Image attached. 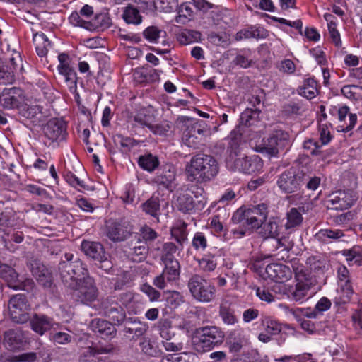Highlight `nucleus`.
Returning a JSON list of instances; mask_svg holds the SVG:
<instances>
[{"label": "nucleus", "mask_w": 362, "mask_h": 362, "mask_svg": "<svg viewBox=\"0 0 362 362\" xmlns=\"http://www.w3.org/2000/svg\"><path fill=\"white\" fill-rule=\"evenodd\" d=\"M261 325L267 332L272 335L279 334L281 331V325L269 317H264L261 320Z\"/></svg>", "instance_id": "864d4df0"}, {"label": "nucleus", "mask_w": 362, "mask_h": 362, "mask_svg": "<svg viewBox=\"0 0 362 362\" xmlns=\"http://www.w3.org/2000/svg\"><path fill=\"white\" fill-rule=\"evenodd\" d=\"M71 288L74 290L73 297L82 304L90 305L98 297V291L95 281L88 274L79 279L76 287Z\"/></svg>", "instance_id": "9d476101"}, {"label": "nucleus", "mask_w": 362, "mask_h": 362, "mask_svg": "<svg viewBox=\"0 0 362 362\" xmlns=\"http://www.w3.org/2000/svg\"><path fill=\"white\" fill-rule=\"evenodd\" d=\"M32 329L40 335H43L52 326V319L46 315L35 314L30 320Z\"/></svg>", "instance_id": "2f4dec72"}, {"label": "nucleus", "mask_w": 362, "mask_h": 362, "mask_svg": "<svg viewBox=\"0 0 362 362\" xmlns=\"http://www.w3.org/2000/svg\"><path fill=\"white\" fill-rule=\"evenodd\" d=\"M122 18L128 24L139 25L142 21L139 10L132 4H129L124 8Z\"/></svg>", "instance_id": "58836bf2"}, {"label": "nucleus", "mask_w": 362, "mask_h": 362, "mask_svg": "<svg viewBox=\"0 0 362 362\" xmlns=\"http://www.w3.org/2000/svg\"><path fill=\"white\" fill-rule=\"evenodd\" d=\"M162 30L158 27L151 25L146 28L144 32L143 35L146 40L150 42H156L160 37Z\"/></svg>", "instance_id": "338daca9"}, {"label": "nucleus", "mask_w": 362, "mask_h": 362, "mask_svg": "<svg viewBox=\"0 0 362 362\" xmlns=\"http://www.w3.org/2000/svg\"><path fill=\"white\" fill-rule=\"evenodd\" d=\"M124 252L129 259L134 262H141L147 257L148 247L140 237H134L125 246Z\"/></svg>", "instance_id": "412c9836"}, {"label": "nucleus", "mask_w": 362, "mask_h": 362, "mask_svg": "<svg viewBox=\"0 0 362 362\" xmlns=\"http://www.w3.org/2000/svg\"><path fill=\"white\" fill-rule=\"evenodd\" d=\"M69 58V55L65 53L59 54L58 56L59 65L57 69L59 74L64 78V81L70 92H75L78 78L74 69L67 63Z\"/></svg>", "instance_id": "4be33fe9"}, {"label": "nucleus", "mask_w": 362, "mask_h": 362, "mask_svg": "<svg viewBox=\"0 0 362 362\" xmlns=\"http://www.w3.org/2000/svg\"><path fill=\"white\" fill-rule=\"evenodd\" d=\"M192 14L193 11L189 3H182L178 8V15L175 18V21L184 24L188 21Z\"/></svg>", "instance_id": "6e6d98bb"}, {"label": "nucleus", "mask_w": 362, "mask_h": 362, "mask_svg": "<svg viewBox=\"0 0 362 362\" xmlns=\"http://www.w3.org/2000/svg\"><path fill=\"white\" fill-rule=\"evenodd\" d=\"M164 269L162 273L153 279V284L160 289L166 287L167 283L176 282L180 276V264L178 260L163 262Z\"/></svg>", "instance_id": "4468645a"}, {"label": "nucleus", "mask_w": 362, "mask_h": 362, "mask_svg": "<svg viewBox=\"0 0 362 362\" xmlns=\"http://www.w3.org/2000/svg\"><path fill=\"white\" fill-rule=\"evenodd\" d=\"M0 277L3 279L9 288L14 290L25 289L26 286L30 287L33 285V280L30 279H25L21 282L18 280V274L16 270L8 264H4L0 270Z\"/></svg>", "instance_id": "5701e85b"}, {"label": "nucleus", "mask_w": 362, "mask_h": 362, "mask_svg": "<svg viewBox=\"0 0 362 362\" xmlns=\"http://www.w3.org/2000/svg\"><path fill=\"white\" fill-rule=\"evenodd\" d=\"M354 294V290L351 283L340 284V288L334 298V303L337 306H341L349 303Z\"/></svg>", "instance_id": "473e14b6"}, {"label": "nucleus", "mask_w": 362, "mask_h": 362, "mask_svg": "<svg viewBox=\"0 0 362 362\" xmlns=\"http://www.w3.org/2000/svg\"><path fill=\"white\" fill-rule=\"evenodd\" d=\"M228 139L229 140L228 148H230L231 152H233L234 154L237 156L238 147L243 140V134L240 130V127H236L233 131H231Z\"/></svg>", "instance_id": "3c124183"}, {"label": "nucleus", "mask_w": 362, "mask_h": 362, "mask_svg": "<svg viewBox=\"0 0 362 362\" xmlns=\"http://www.w3.org/2000/svg\"><path fill=\"white\" fill-rule=\"evenodd\" d=\"M19 115L30 120L32 122H40L42 119V107L40 105H24L19 110Z\"/></svg>", "instance_id": "f704fd0d"}, {"label": "nucleus", "mask_w": 362, "mask_h": 362, "mask_svg": "<svg viewBox=\"0 0 362 362\" xmlns=\"http://www.w3.org/2000/svg\"><path fill=\"white\" fill-rule=\"evenodd\" d=\"M218 315L223 322L227 325H234L238 322L235 310L228 303H221L219 306Z\"/></svg>", "instance_id": "a19ab883"}, {"label": "nucleus", "mask_w": 362, "mask_h": 362, "mask_svg": "<svg viewBox=\"0 0 362 362\" xmlns=\"http://www.w3.org/2000/svg\"><path fill=\"white\" fill-rule=\"evenodd\" d=\"M186 226L187 225L183 223L182 227L176 228L172 230V235L180 245V250L182 249L184 243L187 240V232L186 230Z\"/></svg>", "instance_id": "0e129e2a"}, {"label": "nucleus", "mask_w": 362, "mask_h": 362, "mask_svg": "<svg viewBox=\"0 0 362 362\" xmlns=\"http://www.w3.org/2000/svg\"><path fill=\"white\" fill-rule=\"evenodd\" d=\"M3 343L6 349L16 351L24 349L28 344V338L21 329H10L4 332Z\"/></svg>", "instance_id": "aec40b11"}, {"label": "nucleus", "mask_w": 362, "mask_h": 362, "mask_svg": "<svg viewBox=\"0 0 362 362\" xmlns=\"http://www.w3.org/2000/svg\"><path fill=\"white\" fill-rule=\"evenodd\" d=\"M111 19L107 13H101L95 15L94 18L86 23L88 30H94L97 29L105 30L111 25Z\"/></svg>", "instance_id": "ea45409f"}, {"label": "nucleus", "mask_w": 362, "mask_h": 362, "mask_svg": "<svg viewBox=\"0 0 362 362\" xmlns=\"http://www.w3.org/2000/svg\"><path fill=\"white\" fill-rule=\"evenodd\" d=\"M235 166L239 171L251 174L259 171L263 167V163L258 156H245L235 159Z\"/></svg>", "instance_id": "a878e982"}, {"label": "nucleus", "mask_w": 362, "mask_h": 362, "mask_svg": "<svg viewBox=\"0 0 362 362\" xmlns=\"http://www.w3.org/2000/svg\"><path fill=\"white\" fill-rule=\"evenodd\" d=\"M122 326L124 335L134 341L144 337L149 328L146 322L141 321L136 317H128Z\"/></svg>", "instance_id": "a211bd4d"}, {"label": "nucleus", "mask_w": 362, "mask_h": 362, "mask_svg": "<svg viewBox=\"0 0 362 362\" xmlns=\"http://www.w3.org/2000/svg\"><path fill=\"white\" fill-rule=\"evenodd\" d=\"M200 269L204 272H214L217 267V256L208 253L197 260Z\"/></svg>", "instance_id": "49530a36"}, {"label": "nucleus", "mask_w": 362, "mask_h": 362, "mask_svg": "<svg viewBox=\"0 0 362 362\" xmlns=\"http://www.w3.org/2000/svg\"><path fill=\"white\" fill-rule=\"evenodd\" d=\"M306 264L315 272H323L326 267L325 259L321 255L309 257L307 259Z\"/></svg>", "instance_id": "5fc2aeb1"}, {"label": "nucleus", "mask_w": 362, "mask_h": 362, "mask_svg": "<svg viewBox=\"0 0 362 362\" xmlns=\"http://www.w3.org/2000/svg\"><path fill=\"white\" fill-rule=\"evenodd\" d=\"M269 210L267 204L261 203L252 207L237 209L232 216V222L235 224H242L249 229L259 228L265 222Z\"/></svg>", "instance_id": "20e7f679"}, {"label": "nucleus", "mask_w": 362, "mask_h": 362, "mask_svg": "<svg viewBox=\"0 0 362 362\" xmlns=\"http://www.w3.org/2000/svg\"><path fill=\"white\" fill-rule=\"evenodd\" d=\"M33 40L37 54L40 57H45L48 52L47 47L50 45V42L46 35L43 33H36L33 35Z\"/></svg>", "instance_id": "37998d69"}, {"label": "nucleus", "mask_w": 362, "mask_h": 362, "mask_svg": "<svg viewBox=\"0 0 362 362\" xmlns=\"http://www.w3.org/2000/svg\"><path fill=\"white\" fill-rule=\"evenodd\" d=\"M100 308L104 315L114 322L113 325H122L128 319L124 308L112 297L103 298L100 302Z\"/></svg>", "instance_id": "ddd939ff"}, {"label": "nucleus", "mask_w": 362, "mask_h": 362, "mask_svg": "<svg viewBox=\"0 0 362 362\" xmlns=\"http://www.w3.org/2000/svg\"><path fill=\"white\" fill-rule=\"evenodd\" d=\"M81 247L86 256L96 261L101 259L106 253L103 245L99 242L83 240Z\"/></svg>", "instance_id": "cd10ccee"}, {"label": "nucleus", "mask_w": 362, "mask_h": 362, "mask_svg": "<svg viewBox=\"0 0 362 362\" xmlns=\"http://www.w3.org/2000/svg\"><path fill=\"white\" fill-rule=\"evenodd\" d=\"M344 236L345 234L342 230L332 228L321 229L315 235V239L322 243H330Z\"/></svg>", "instance_id": "c756f323"}, {"label": "nucleus", "mask_w": 362, "mask_h": 362, "mask_svg": "<svg viewBox=\"0 0 362 362\" xmlns=\"http://www.w3.org/2000/svg\"><path fill=\"white\" fill-rule=\"evenodd\" d=\"M73 254L66 253L58 266L59 273L63 284L68 288H74L77 281L88 274L86 264L78 258L73 260Z\"/></svg>", "instance_id": "f03ea898"}, {"label": "nucleus", "mask_w": 362, "mask_h": 362, "mask_svg": "<svg viewBox=\"0 0 362 362\" xmlns=\"http://www.w3.org/2000/svg\"><path fill=\"white\" fill-rule=\"evenodd\" d=\"M267 276L276 283H283L291 279L293 272L290 267L283 264L273 263L266 267Z\"/></svg>", "instance_id": "b1692460"}, {"label": "nucleus", "mask_w": 362, "mask_h": 362, "mask_svg": "<svg viewBox=\"0 0 362 362\" xmlns=\"http://www.w3.org/2000/svg\"><path fill=\"white\" fill-rule=\"evenodd\" d=\"M303 170L291 167L284 171L279 177L277 185L287 194L298 192L303 186Z\"/></svg>", "instance_id": "1a4fd4ad"}, {"label": "nucleus", "mask_w": 362, "mask_h": 362, "mask_svg": "<svg viewBox=\"0 0 362 362\" xmlns=\"http://www.w3.org/2000/svg\"><path fill=\"white\" fill-rule=\"evenodd\" d=\"M219 171L218 161L210 155L198 153L187 164L185 173L190 182H207L214 178Z\"/></svg>", "instance_id": "f257e3e1"}, {"label": "nucleus", "mask_w": 362, "mask_h": 362, "mask_svg": "<svg viewBox=\"0 0 362 362\" xmlns=\"http://www.w3.org/2000/svg\"><path fill=\"white\" fill-rule=\"evenodd\" d=\"M267 36L268 31L266 29L261 26L254 25L238 31L236 33L235 39L237 40L248 38L264 39Z\"/></svg>", "instance_id": "c85d7f7f"}, {"label": "nucleus", "mask_w": 362, "mask_h": 362, "mask_svg": "<svg viewBox=\"0 0 362 362\" xmlns=\"http://www.w3.org/2000/svg\"><path fill=\"white\" fill-rule=\"evenodd\" d=\"M279 220L277 217H271L263 225L262 229L266 238H275L279 234Z\"/></svg>", "instance_id": "09e8293b"}, {"label": "nucleus", "mask_w": 362, "mask_h": 362, "mask_svg": "<svg viewBox=\"0 0 362 362\" xmlns=\"http://www.w3.org/2000/svg\"><path fill=\"white\" fill-rule=\"evenodd\" d=\"M176 177V170L171 164H165L158 171L156 175L153 177V182L158 185L159 189H167L169 192H173L176 187L175 183Z\"/></svg>", "instance_id": "f3484780"}, {"label": "nucleus", "mask_w": 362, "mask_h": 362, "mask_svg": "<svg viewBox=\"0 0 362 362\" xmlns=\"http://www.w3.org/2000/svg\"><path fill=\"white\" fill-rule=\"evenodd\" d=\"M342 253L348 261H354L356 264L362 265V247H353L350 250H343Z\"/></svg>", "instance_id": "4d7b16f0"}, {"label": "nucleus", "mask_w": 362, "mask_h": 362, "mask_svg": "<svg viewBox=\"0 0 362 362\" xmlns=\"http://www.w3.org/2000/svg\"><path fill=\"white\" fill-rule=\"evenodd\" d=\"M138 164L141 168L148 172H153L159 165V160L156 156L151 153L140 156Z\"/></svg>", "instance_id": "a18cd8bd"}, {"label": "nucleus", "mask_w": 362, "mask_h": 362, "mask_svg": "<svg viewBox=\"0 0 362 362\" xmlns=\"http://www.w3.org/2000/svg\"><path fill=\"white\" fill-rule=\"evenodd\" d=\"M200 37L201 33L199 31L186 29L179 35L178 39L182 44L187 45L199 40Z\"/></svg>", "instance_id": "052dcab7"}, {"label": "nucleus", "mask_w": 362, "mask_h": 362, "mask_svg": "<svg viewBox=\"0 0 362 362\" xmlns=\"http://www.w3.org/2000/svg\"><path fill=\"white\" fill-rule=\"evenodd\" d=\"M301 209L291 208L286 213V222L284 225L286 230L294 229L302 224L303 218L300 211Z\"/></svg>", "instance_id": "4c0bfd02"}, {"label": "nucleus", "mask_w": 362, "mask_h": 362, "mask_svg": "<svg viewBox=\"0 0 362 362\" xmlns=\"http://www.w3.org/2000/svg\"><path fill=\"white\" fill-rule=\"evenodd\" d=\"M288 144V133L281 129H276L268 137L262 139V144L257 146V151L270 156H276L279 151L284 149Z\"/></svg>", "instance_id": "6e6552de"}, {"label": "nucleus", "mask_w": 362, "mask_h": 362, "mask_svg": "<svg viewBox=\"0 0 362 362\" xmlns=\"http://www.w3.org/2000/svg\"><path fill=\"white\" fill-rule=\"evenodd\" d=\"M115 351V348L112 344L90 346L88 349V355L92 356H95L98 354H111Z\"/></svg>", "instance_id": "69168bd1"}, {"label": "nucleus", "mask_w": 362, "mask_h": 362, "mask_svg": "<svg viewBox=\"0 0 362 362\" xmlns=\"http://www.w3.org/2000/svg\"><path fill=\"white\" fill-rule=\"evenodd\" d=\"M90 329L102 339L113 338L117 329L115 325L104 319L94 318L89 323Z\"/></svg>", "instance_id": "393cba45"}, {"label": "nucleus", "mask_w": 362, "mask_h": 362, "mask_svg": "<svg viewBox=\"0 0 362 362\" xmlns=\"http://www.w3.org/2000/svg\"><path fill=\"white\" fill-rule=\"evenodd\" d=\"M133 233V226L128 222L110 221L107 224L106 235L115 243L122 242Z\"/></svg>", "instance_id": "6ab92c4d"}, {"label": "nucleus", "mask_w": 362, "mask_h": 362, "mask_svg": "<svg viewBox=\"0 0 362 362\" xmlns=\"http://www.w3.org/2000/svg\"><path fill=\"white\" fill-rule=\"evenodd\" d=\"M8 309L11 318L14 322L23 324L29 320L30 305L25 294L12 296L8 301Z\"/></svg>", "instance_id": "9b49d317"}, {"label": "nucleus", "mask_w": 362, "mask_h": 362, "mask_svg": "<svg viewBox=\"0 0 362 362\" xmlns=\"http://www.w3.org/2000/svg\"><path fill=\"white\" fill-rule=\"evenodd\" d=\"M139 346L141 352L149 357H159L163 354L158 344L149 337L141 338Z\"/></svg>", "instance_id": "7c9ffc66"}, {"label": "nucleus", "mask_w": 362, "mask_h": 362, "mask_svg": "<svg viewBox=\"0 0 362 362\" xmlns=\"http://www.w3.org/2000/svg\"><path fill=\"white\" fill-rule=\"evenodd\" d=\"M207 40L216 46L224 47L229 45V40L226 33H217L213 31L209 32L207 34Z\"/></svg>", "instance_id": "13d9d810"}, {"label": "nucleus", "mask_w": 362, "mask_h": 362, "mask_svg": "<svg viewBox=\"0 0 362 362\" xmlns=\"http://www.w3.org/2000/svg\"><path fill=\"white\" fill-rule=\"evenodd\" d=\"M192 118L187 116H180L177 118L175 124L178 127H185L182 133V143L193 149H198L204 141V137L207 132L206 124L203 121L196 122L191 124L187 122Z\"/></svg>", "instance_id": "39448f33"}, {"label": "nucleus", "mask_w": 362, "mask_h": 362, "mask_svg": "<svg viewBox=\"0 0 362 362\" xmlns=\"http://www.w3.org/2000/svg\"><path fill=\"white\" fill-rule=\"evenodd\" d=\"M293 271L296 284L288 287V297L293 300L300 301L312 296L315 292L311 290L316 285V280L303 272L302 269L298 272V268H293Z\"/></svg>", "instance_id": "423d86ee"}, {"label": "nucleus", "mask_w": 362, "mask_h": 362, "mask_svg": "<svg viewBox=\"0 0 362 362\" xmlns=\"http://www.w3.org/2000/svg\"><path fill=\"white\" fill-rule=\"evenodd\" d=\"M25 101V91L21 88H5L0 93V106L4 109H19Z\"/></svg>", "instance_id": "2eb2a0df"}, {"label": "nucleus", "mask_w": 362, "mask_h": 362, "mask_svg": "<svg viewBox=\"0 0 362 362\" xmlns=\"http://www.w3.org/2000/svg\"><path fill=\"white\" fill-rule=\"evenodd\" d=\"M261 111L257 108H246L240 115V124L245 127L257 126L259 122Z\"/></svg>", "instance_id": "72a5a7b5"}, {"label": "nucleus", "mask_w": 362, "mask_h": 362, "mask_svg": "<svg viewBox=\"0 0 362 362\" xmlns=\"http://www.w3.org/2000/svg\"><path fill=\"white\" fill-rule=\"evenodd\" d=\"M165 295V300L170 307L177 308L184 301L182 295L178 291H168Z\"/></svg>", "instance_id": "680f3d73"}, {"label": "nucleus", "mask_w": 362, "mask_h": 362, "mask_svg": "<svg viewBox=\"0 0 362 362\" xmlns=\"http://www.w3.org/2000/svg\"><path fill=\"white\" fill-rule=\"evenodd\" d=\"M317 82L313 78H308L304 81L302 87L299 88L298 93L307 99H312L317 94Z\"/></svg>", "instance_id": "79ce46f5"}, {"label": "nucleus", "mask_w": 362, "mask_h": 362, "mask_svg": "<svg viewBox=\"0 0 362 362\" xmlns=\"http://www.w3.org/2000/svg\"><path fill=\"white\" fill-rule=\"evenodd\" d=\"M225 334L216 326H206L197 328L192 337L194 349L200 353L209 351L223 343Z\"/></svg>", "instance_id": "7ed1b4c3"}, {"label": "nucleus", "mask_w": 362, "mask_h": 362, "mask_svg": "<svg viewBox=\"0 0 362 362\" xmlns=\"http://www.w3.org/2000/svg\"><path fill=\"white\" fill-rule=\"evenodd\" d=\"M135 237H140L142 238V242L147 245L148 242H151L158 238V233L153 228L148 226L145 225L139 230V234H136Z\"/></svg>", "instance_id": "bf43d9fd"}, {"label": "nucleus", "mask_w": 362, "mask_h": 362, "mask_svg": "<svg viewBox=\"0 0 362 362\" xmlns=\"http://www.w3.org/2000/svg\"><path fill=\"white\" fill-rule=\"evenodd\" d=\"M196 358L194 353L181 352L166 354L161 358L160 362H194Z\"/></svg>", "instance_id": "c03bdc74"}, {"label": "nucleus", "mask_w": 362, "mask_h": 362, "mask_svg": "<svg viewBox=\"0 0 362 362\" xmlns=\"http://www.w3.org/2000/svg\"><path fill=\"white\" fill-rule=\"evenodd\" d=\"M192 245L196 250H204L207 247V239L202 232H197L192 241Z\"/></svg>", "instance_id": "774afa93"}, {"label": "nucleus", "mask_w": 362, "mask_h": 362, "mask_svg": "<svg viewBox=\"0 0 362 362\" xmlns=\"http://www.w3.org/2000/svg\"><path fill=\"white\" fill-rule=\"evenodd\" d=\"M177 250L178 247L175 243L171 242L164 243L162 245L160 254V260L162 262L177 260L174 256V254Z\"/></svg>", "instance_id": "8fccbe9b"}, {"label": "nucleus", "mask_w": 362, "mask_h": 362, "mask_svg": "<svg viewBox=\"0 0 362 362\" xmlns=\"http://www.w3.org/2000/svg\"><path fill=\"white\" fill-rule=\"evenodd\" d=\"M356 200V196L350 190H339L328 196L327 203L329 210H345L351 207Z\"/></svg>", "instance_id": "dca6fc26"}, {"label": "nucleus", "mask_w": 362, "mask_h": 362, "mask_svg": "<svg viewBox=\"0 0 362 362\" xmlns=\"http://www.w3.org/2000/svg\"><path fill=\"white\" fill-rule=\"evenodd\" d=\"M118 300L122 307L126 308L129 314H136L135 308L134 293L132 291H127L119 294Z\"/></svg>", "instance_id": "de8ad7c7"}, {"label": "nucleus", "mask_w": 362, "mask_h": 362, "mask_svg": "<svg viewBox=\"0 0 362 362\" xmlns=\"http://www.w3.org/2000/svg\"><path fill=\"white\" fill-rule=\"evenodd\" d=\"M330 114L332 115H337L338 119L340 122L345 121L346 116L349 115V123L345 122L346 126H340L341 129L339 132H348L351 131L355 126L357 122V115L356 114L349 113V107L346 105L341 107H333L329 110Z\"/></svg>", "instance_id": "bb28decb"}, {"label": "nucleus", "mask_w": 362, "mask_h": 362, "mask_svg": "<svg viewBox=\"0 0 362 362\" xmlns=\"http://www.w3.org/2000/svg\"><path fill=\"white\" fill-rule=\"evenodd\" d=\"M155 118L153 115L148 114L146 110H141L133 117L135 126L149 128L151 123H153Z\"/></svg>", "instance_id": "603ef678"}, {"label": "nucleus", "mask_w": 362, "mask_h": 362, "mask_svg": "<svg viewBox=\"0 0 362 362\" xmlns=\"http://www.w3.org/2000/svg\"><path fill=\"white\" fill-rule=\"evenodd\" d=\"M187 287L192 296L199 302L209 303L215 298V286L199 274H195L189 277Z\"/></svg>", "instance_id": "0eeeda50"}, {"label": "nucleus", "mask_w": 362, "mask_h": 362, "mask_svg": "<svg viewBox=\"0 0 362 362\" xmlns=\"http://www.w3.org/2000/svg\"><path fill=\"white\" fill-rule=\"evenodd\" d=\"M141 208L146 214L150 215L158 220L160 215V204L158 197H151L141 204Z\"/></svg>", "instance_id": "c9c22d12"}, {"label": "nucleus", "mask_w": 362, "mask_h": 362, "mask_svg": "<svg viewBox=\"0 0 362 362\" xmlns=\"http://www.w3.org/2000/svg\"><path fill=\"white\" fill-rule=\"evenodd\" d=\"M331 301L326 297L321 298L317 304L315 305V309L313 312L309 314H306L308 317H315L317 313H322L327 310L330 308Z\"/></svg>", "instance_id": "e2e57ef3"}, {"label": "nucleus", "mask_w": 362, "mask_h": 362, "mask_svg": "<svg viewBox=\"0 0 362 362\" xmlns=\"http://www.w3.org/2000/svg\"><path fill=\"white\" fill-rule=\"evenodd\" d=\"M174 204L179 211L184 214H189L195 206L192 197L188 194H181L177 196Z\"/></svg>", "instance_id": "e433bc0d"}, {"label": "nucleus", "mask_w": 362, "mask_h": 362, "mask_svg": "<svg viewBox=\"0 0 362 362\" xmlns=\"http://www.w3.org/2000/svg\"><path fill=\"white\" fill-rule=\"evenodd\" d=\"M66 123L62 119L52 118L42 127L44 136L49 144L65 141L67 135Z\"/></svg>", "instance_id": "f8f14e48"}]
</instances>
